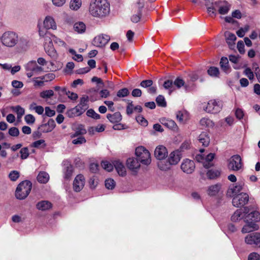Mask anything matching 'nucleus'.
<instances>
[{"label":"nucleus","mask_w":260,"mask_h":260,"mask_svg":"<svg viewBox=\"0 0 260 260\" xmlns=\"http://www.w3.org/2000/svg\"><path fill=\"white\" fill-rule=\"evenodd\" d=\"M89 11L92 16L103 18L109 14L110 4L107 0H92Z\"/></svg>","instance_id":"nucleus-1"},{"label":"nucleus","mask_w":260,"mask_h":260,"mask_svg":"<svg viewBox=\"0 0 260 260\" xmlns=\"http://www.w3.org/2000/svg\"><path fill=\"white\" fill-rule=\"evenodd\" d=\"M182 157V153L180 151L176 150L171 152L168 159L166 160L158 161L157 166L162 171H167L171 169V166L177 165Z\"/></svg>","instance_id":"nucleus-2"},{"label":"nucleus","mask_w":260,"mask_h":260,"mask_svg":"<svg viewBox=\"0 0 260 260\" xmlns=\"http://www.w3.org/2000/svg\"><path fill=\"white\" fill-rule=\"evenodd\" d=\"M32 187V183L28 180L22 181L18 185L16 191L15 196L19 200L25 199L29 194Z\"/></svg>","instance_id":"nucleus-3"},{"label":"nucleus","mask_w":260,"mask_h":260,"mask_svg":"<svg viewBox=\"0 0 260 260\" xmlns=\"http://www.w3.org/2000/svg\"><path fill=\"white\" fill-rule=\"evenodd\" d=\"M2 44L9 48L15 46L18 41V36L16 33L12 31L5 32L0 38Z\"/></svg>","instance_id":"nucleus-4"},{"label":"nucleus","mask_w":260,"mask_h":260,"mask_svg":"<svg viewBox=\"0 0 260 260\" xmlns=\"http://www.w3.org/2000/svg\"><path fill=\"white\" fill-rule=\"evenodd\" d=\"M135 154L138 160L143 165H148L151 162L150 153L143 146H139L136 148Z\"/></svg>","instance_id":"nucleus-5"},{"label":"nucleus","mask_w":260,"mask_h":260,"mask_svg":"<svg viewBox=\"0 0 260 260\" xmlns=\"http://www.w3.org/2000/svg\"><path fill=\"white\" fill-rule=\"evenodd\" d=\"M24 68L28 78H31L34 75H38L44 72V69L42 67L39 66L36 61L34 60L28 62L24 65Z\"/></svg>","instance_id":"nucleus-6"},{"label":"nucleus","mask_w":260,"mask_h":260,"mask_svg":"<svg viewBox=\"0 0 260 260\" xmlns=\"http://www.w3.org/2000/svg\"><path fill=\"white\" fill-rule=\"evenodd\" d=\"M242 167V159L239 155H234L228 160V168L230 170L238 171Z\"/></svg>","instance_id":"nucleus-7"},{"label":"nucleus","mask_w":260,"mask_h":260,"mask_svg":"<svg viewBox=\"0 0 260 260\" xmlns=\"http://www.w3.org/2000/svg\"><path fill=\"white\" fill-rule=\"evenodd\" d=\"M249 198V195L247 193L242 192L233 197L232 204L236 207H242L248 203Z\"/></svg>","instance_id":"nucleus-8"},{"label":"nucleus","mask_w":260,"mask_h":260,"mask_svg":"<svg viewBox=\"0 0 260 260\" xmlns=\"http://www.w3.org/2000/svg\"><path fill=\"white\" fill-rule=\"evenodd\" d=\"M246 244L253 247H260V233L253 232L247 235L244 239Z\"/></svg>","instance_id":"nucleus-9"},{"label":"nucleus","mask_w":260,"mask_h":260,"mask_svg":"<svg viewBox=\"0 0 260 260\" xmlns=\"http://www.w3.org/2000/svg\"><path fill=\"white\" fill-rule=\"evenodd\" d=\"M214 5L221 15L228 14L231 8V5L225 0L216 2L214 3Z\"/></svg>","instance_id":"nucleus-10"},{"label":"nucleus","mask_w":260,"mask_h":260,"mask_svg":"<svg viewBox=\"0 0 260 260\" xmlns=\"http://www.w3.org/2000/svg\"><path fill=\"white\" fill-rule=\"evenodd\" d=\"M222 108V106L219 102L215 100H210L208 103L206 107H204V110L208 113L215 114L218 113Z\"/></svg>","instance_id":"nucleus-11"},{"label":"nucleus","mask_w":260,"mask_h":260,"mask_svg":"<svg viewBox=\"0 0 260 260\" xmlns=\"http://www.w3.org/2000/svg\"><path fill=\"white\" fill-rule=\"evenodd\" d=\"M126 166L128 169L136 175L140 168V161L137 158L130 157L126 160Z\"/></svg>","instance_id":"nucleus-12"},{"label":"nucleus","mask_w":260,"mask_h":260,"mask_svg":"<svg viewBox=\"0 0 260 260\" xmlns=\"http://www.w3.org/2000/svg\"><path fill=\"white\" fill-rule=\"evenodd\" d=\"M85 183V179L82 174L77 175L74 180L73 187L76 192L80 191L84 186Z\"/></svg>","instance_id":"nucleus-13"},{"label":"nucleus","mask_w":260,"mask_h":260,"mask_svg":"<svg viewBox=\"0 0 260 260\" xmlns=\"http://www.w3.org/2000/svg\"><path fill=\"white\" fill-rule=\"evenodd\" d=\"M181 169L182 171L187 174L192 173L195 169L194 161L188 158L183 159L181 165Z\"/></svg>","instance_id":"nucleus-14"},{"label":"nucleus","mask_w":260,"mask_h":260,"mask_svg":"<svg viewBox=\"0 0 260 260\" xmlns=\"http://www.w3.org/2000/svg\"><path fill=\"white\" fill-rule=\"evenodd\" d=\"M110 40V37L107 35H100L93 39V44L99 47L105 46Z\"/></svg>","instance_id":"nucleus-15"},{"label":"nucleus","mask_w":260,"mask_h":260,"mask_svg":"<svg viewBox=\"0 0 260 260\" xmlns=\"http://www.w3.org/2000/svg\"><path fill=\"white\" fill-rule=\"evenodd\" d=\"M154 155L159 161L165 160V158L168 155L167 148L162 145L156 147L154 151Z\"/></svg>","instance_id":"nucleus-16"},{"label":"nucleus","mask_w":260,"mask_h":260,"mask_svg":"<svg viewBox=\"0 0 260 260\" xmlns=\"http://www.w3.org/2000/svg\"><path fill=\"white\" fill-rule=\"evenodd\" d=\"M174 86L177 88H180L184 87L186 90H189L193 87V84H190L189 82L185 83L181 77L176 78L173 82Z\"/></svg>","instance_id":"nucleus-17"},{"label":"nucleus","mask_w":260,"mask_h":260,"mask_svg":"<svg viewBox=\"0 0 260 260\" xmlns=\"http://www.w3.org/2000/svg\"><path fill=\"white\" fill-rule=\"evenodd\" d=\"M153 81L151 80H143L140 83V86L142 87L148 88L147 91L150 94H155L156 92L157 88L156 86H152Z\"/></svg>","instance_id":"nucleus-18"},{"label":"nucleus","mask_w":260,"mask_h":260,"mask_svg":"<svg viewBox=\"0 0 260 260\" xmlns=\"http://www.w3.org/2000/svg\"><path fill=\"white\" fill-rule=\"evenodd\" d=\"M43 25L46 29L55 30L57 28L56 22L53 18L50 16H47L43 21Z\"/></svg>","instance_id":"nucleus-19"},{"label":"nucleus","mask_w":260,"mask_h":260,"mask_svg":"<svg viewBox=\"0 0 260 260\" xmlns=\"http://www.w3.org/2000/svg\"><path fill=\"white\" fill-rule=\"evenodd\" d=\"M260 220V213L256 211L251 212L244 218L245 222H252L255 223Z\"/></svg>","instance_id":"nucleus-20"},{"label":"nucleus","mask_w":260,"mask_h":260,"mask_svg":"<svg viewBox=\"0 0 260 260\" xmlns=\"http://www.w3.org/2000/svg\"><path fill=\"white\" fill-rule=\"evenodd\" d=\"M113 165L118 174L121 176H125L126 174V169L123 164L119 160L113 161Z\"/></svg>","instance_id":"nucleus-21"},{"label":"nucleus","mask_w":260,"mask_h":260,"mask_svg":"<svg viewBox=\"0 0 260 260\" xmlns=\"http://www.w3.org/2000/svg\"><path fill=\"white\" fill-rule=\"evenodd\" d=\"M84 108L80 106L79 105L76 106L75 108H72L68 112V114L69 117L78 116L81 115L85 111Z\"/></svg>","instance_id":"nucleus-22"},{"label":"nucleus","mask_w":260,"mask_h":260,"mask_svg":"<svg viewBox=\"0 0 260 260\" xmlns=\"http://www.w3.org/2000/svg\"><path fill=\"white\" fill-rule=\"evenodd\" d=\"M242 185L241 184H238L236 185H233L229 188L227 194L230 197H234L239 194V193L242 190Z\"/></svg>","instance_id":"nucleus-23"},{"label":"nucleus","mask_w":260,"mask_h":260,"mask_svg":"<svg viewBox=\"0 0 260 260\" xmlns=\"http://www.w3.org/2000/svg\"><path fill=\"white\" fill-rule=\"evenodd\" d=\"M246 224L245 225L241 232L242 233H250L254 230H257L258 229V226L256 223L252 222H246Z\"/></svg>","instance_id":"nucleus-24"},{"label":"nucleus","mask_w":260,"mask_h":260,"mask_svg":"<svg viewBox=\"0 0 260 260\" xmlns=\"http://www.w3.org/2000/svg\"><path fill=\"white\" fill-rule=\"evenodd\" d=\"M221 187V184L220 183L210 185L208 188L207 193L210 196H215L218 193Z\"/></svg>","instance_id":"nucleus-25"},{"label":"nucleus","mask_w":260,"mask_h":260,"mask_svg":"<svg viewBox=\"0 0 260 260\" xmlns=\"http://www.w3.org/2000/svg\"><path fill=\"white\" fill-rule=\"evenodd\" d=\"M52 207V203L48 201H41L36 204V208L39 210L46 211L51 209Z\"/></svg>","instance_id":"nucleus-26"},{"label":"nucleus","mask_w":260,"mask_h":260,"mask_svg":"<svg viewBox=\"0 0 260 260\" xmlns=\"http://www.w3.org/2000/svg\"><path fill=\"white\" fill-rule=\"evenodd\" d=\"M199 141L202 144L203 146H208L210 141L208 133L207 132H202L199 136Z\"/></svg>","instance_id":"nucleus-27"},{"label":"nucleus","mask_w":260,"mask_h":260,"mask_svg":"<svg viewBox=\"0 0 260 260\" xmlns=\"http://www.w3.org/2000/svg\"><path fill=\"white\" fill-rule=\"evenodd\" d=\"M73 29L74 31L77 34H81L85 32L86 26L84 22L78 21L74 23Z\"/></svg>","instance_id":"nucleus-28"},{"label":"nucleus","mask_w":260,"mask_h":260,"mask_svg":"<svg viewBox=\"0 0 260 260\" xmlns=\"http://www.w3.org/2000/svg\"><path fill=\"white\" fill-rule=\"evenodd\" d=\"M107 119L113 123L119 122L122 119V116L120 112H117L113 114H108L107 115Z\"/></svg>","instance_id":"nucleus-29"},{"label":"nucleus","mask_w":260,"mask_h":260,"mask_svg":"<svg viewBox=\"0 0 260 260\" xmlns=\"http://www.w3.org/2000/svg\"><path fill=\"white\" fill-rule=\"evenodd\" d=\"M162 124L172 130H176L177 128V125L175 122L171 119L163 118L160 121Z\"/></svg>","instance_id":"nucleus-30"},{"label":"nucleus","mask_w":260,"mask_h":260,"mask_svg":"<svg viewBox=\"0 0 260 260\" xmlns=\"http://www.w3.org/2000/svg\"><path fill=\"white\" fill-rule=\"evenodd\" d=\"M73 172V166L70 164H67L63 169L64 178L67 180L69 179L71 177Z\"/></svg>","instance_id":"nucleus-31"},{"label":"nucleus","mask_w":260,"mask_h":260,"mask_svg":"<svg viewBox=\"0 0 260 260\" xmlns=\"http://www.w3.org/2000/svg\"><path fill=\"white\" fill-rule=\"evenodd\" d=\"M224 35L226 43L230 47L233 46L235 44V41L236 40V36L230 31H226Z\"/></svg>","instance_id":"nucleus-32"},{"label":"nucleus","mask_w":260,"mask_h":260,"mask_svg":"<svg viewBox=\"0 0 260 260\" xmlns=\"http://www.w3.org/2000/svg\"><path fill=\"white\" fill-rule=\"evenodd\" d=\"M221 69L226 73H229L230 68L229 64V60L227 57H222L220 61Z\"/></svg>","instance_id":"nucleus-33"},{"label":"nucleus","mask_w":260,"mask_h":260,"mask_svg":"<svg viewBox=\"0 0 260 260\" xmlns=\"http://www.w3.org/2000/svg\"><path fill=\"white\" fill-rule=\"evenodd\" d=\"M55 126V123L53 119H50L47 123L42 125L40 127L43 128L48 127V128H47V130L42 131L43 133H48L51 132L54 128Z\"/></svg>","instance_id":"nucleus-34"},{"label":"nucleus","mask_w":260,"mask_h":260,"mask_svg":"<svg viewBox=\"0 0 260 260\" xmlns=\"http://www.w3.org/2000/svg\"><path fill=\"white\" fill-rule=\"evenodd\" d=\"M49 179V174L45 172H41L37 176L38 182L41 183H46Z\"/></svg>","instance_id":"nucleus-35"},{"label":"nucleus","mask_w":260,"mask_h":260,"mask_svg":"<svg viewBox=\"0 0 260 260\" xmlns=\"http://www.w3.org/2000/svg\"><path fill=\"white\" fill-rule=\"evenodd\" d=\"M54 94V91L51 90H43L40 93V96L45 100L51 99Z\"/></svg>","instance_id":"nucleus-36"},{"label":"nucleus","mask_w":260,"mask_h":260,"mask_svg":"<svg viewBox=\"0 0 260 260\" xmlns=\"http://www.w3.org/2000/svg\"><path fill=\"white\" fill-rule=\"evenodd\" d=\"M81 0H71L70 2V8L74 11L78 10L81 6Z\"/></svg>","instance_id":"nucleus-37"},{"label":"nucleus","mask_w":260,"mask_h":260,"mask_svg":"<svg viewBox=\"0 0 260 260\" xmlns=\"http://www.w3.org/2000/svg\"><path fill=\"white\" fill-rule=\"evenodd\" d=\"M220 175V172L218 170H209L207 172V176L210 179H214Z\"/></svg>","instance_id":"nucleus-38"},{"label":"nucleus","mask_w":260,"mask_h":260,"mask_svg":"<svg viewBox=\"0 0 260 260\" xmlns=\"http://www.w3.org/2000/svg\"><path fill=\"white\" fill-rule=\"evenodd\" d=\"M129 91L127 88H123L118 91L117 93V97L114 98V101H118V98H124L129 94Z\"/></svg>","instance_id":"nucleus-39"},{"label":"nucleus","mask_w":260,"mask_h":260,"mask_svg":"<svg viewBox=\"0 0 260 260\" xmlns=\"http://www.w3.org/2000/svg\"><path fill=\"white\" fill-rule=\"evenodd\" d=\"M200 124L205 127H211L214 125L213 121L206 117H204L201 119Z\"/></svg>","instance_id":"nucleus-40"},{"label":"nucleus","mask_w":260,"mask_h":260,"mask_svg":"<svg viewBox=\"0 0 260 260\" xmlns=\"http://www.w3.org/2000/svg\"><path fill=\"white\" fill-rule=\"evenodd\" d=\"M242 215V211L241 209L237 210L231 216V220L234 222L238 221L241 220L243 216Z\"/></svg>","instance_id":"nucleus-41"},{"label":"nucleus","mask_w":260,"mask_h":260,"mask_svg":"<svg viewBox=\"0 0 260 260\" xmlns=\"http://www.w3.org/2000/svg\"><path fill=\"white\" fill-rule=\"evenodd\" d=\"M61 92L67 95L68 97L72 100H76L78 99V94L76 93L67 91V88H61Z\"/></svg>","instance_id":"nucleus-42"},{"label":"nucleus","mask_w":260,"mask_h":260,"mask_svg":"<svg viewBox=\"0 0 260 260\" xmlns=\"http://www.w3.org/2000/svg\"><path fill=\"white\" fill-rule=\"evenodd\" d=\"M45 49L46 52L51 57L55 58L56 57L57 53H56L55 50L53 47L52 45H49L48 48L45 47Z\"/></svg>","instance_id":"nucleus-43"},{"label":"nucleus","mask_w":260,"mask_h":260,"mask_svg":"<svg viewBox=\"0 0 260 260\" xmlns=\"http://www.w3.org/2000/svg\"><path fill=\"white\" fill-rule=\"evenodd\" d=\"M87 131L82 125H80L76 128L75 133L72 135V137H77L80 135H83L86 133Z\"/></svg>","instance_id":"nucleus-44"},{"label":"nucleus","mask_w":260,"mask_h":260,"mask_svg":"<svg viewBox=\"0 0 260 260\" xmlns=\"http://www.w3.org/2000/svg\"><path fill=\"white\" fill-rule=\"evenodd\" d=\"M163 86L166 89L169 90L170 94L175 90L173 82L170 80L165 81L164 83Z\"/></svg>","instance_id":"nucleus-45"},{"label":"nucleus","mask_w":260,"mask_h":260,"mask_svg":"<svg viewBox=\"0 0 260 260\" xmlns=\"http://www.w3.org/2000/svg\"><path fill=\"white\" fill-rule=\"evenodd\" d=\"M156 102L158 106L161 107H166L167 106V103L165 97L162 95H159L157 96L156 98Z\"/></svg>","instance_id":"nucleus-46"},{"label":"nucleus","mask_w":260,"mask_h":260,"mask_svg":"<svg viewBox=\"0 0 260 260\" xmlns=\"http://www.w3.org/2000/svg\"><path fill=\"white\" fill-rule=\"evenodd\" d=\"M13 110L17 113V118L20 119L24 114V109L20 106H17L13 108Z\"/></svg>","instance_id":"nucleus-47"},{"label":"nucleus","mask_w":260,"mask_h":260,"mask_svg":"<svg viewBox=\"0 0 260 260\" xmlns=\"http://www.w3.org/2000/svg\"><path fill=\"white\" fill-rule=\"evenodd\" d=\"M55 77V75L53 73H48L44 76H40L38 78L43 80L44 82H48L53 80Z\"/></svg>","instance_id":"nucleus-48"},{"label":"nucleus","mask_w":260,"mask_h":260,"mask_svg":"<svg viewBox=\"0 0 260 260\" xmlns=\"http://www.w3.org/2000/svg\"><path fill=\"white\" fill-rule=\"evenodd\" d=\"M89 100V97L87 95H84L82 96L80 99V103L78 104L80 106L82 107V108H84L85 110H86L88 106L87 105V102Z\"/></svg>","instance_id":"nucleus-49"},{"label":"nucleus","mask_w":260,"mask_h":260,"mask_svg":"<svg viewBox=\"0 0 260 260\" xmlns=\"http://www.w3.org/2000/svg\"><path fill=\"white\" fill-rule=\"evenodd\" d=\"M208 74L212 77H218L219 74V71L217 68L215 67H210L207 71Z\"/></svg>","instance_id":"nucleus-50"},{"label":"nucleus","mask_w":260,"mask_h":260,"mask_svg":"<svg viewBox=\"0 0 260 260\" xmlns=\"http://www.w3.org/2000/svg\"><path fill=\"white\" fill-rule=\"evenodd\" d=\"M105 187L108 189H113L115 186V181L111 178H108L105 180Z\"/></svg>","instance_id":"nucleus-51"},{"label":"nucleus","mask_w":260,"mask_h":260,"mask_svg":"<svg viewBox=\"0 0 260 260\" xmlns=\"http://www.w3.org/2000/svg\"><path fill=\"white\" fill-rule=\"evenodd\" d=\"M101 166L104 169L108 172H110L113 170L114 165L108 161H102L101 162Z\"/></svg>","instance_id":"nucleus-52"},{"label":"nucleus","mask_w":260,"mask_h":260,"mask_svg":"<svg viewBox=\"0 0 260 260\" xmlns=\"http://www.w3.org/2000/svg\"><path fill=\"white\" fill-rule=\"evenodd\" d=\"M20 176V173L17 171H12L9 174V178L12 181H15Z\"/></svg>","instance_id":"nucleus-53"},{"label":"nucleus","mask_w":260,"mask_h":260,"mask_svg":"<svg viewBox=\"0 0 260 260\" xmlns=\"http://www.w3.org/2000/svg\"><path fill=\"white\" fill-rule=\"evenodd\" d=\"M52 37L53 41L55 44H57L59 46H62L66 48H67V44L63 40L55 36H52Z\"/></svg>","instance_id":"nucleus-54"},{"label":"nucleus","mask_w":260,"mask_h":260,"mask_svg":"<svg viewBox=\"0 0 260 260\" xmlns=\"http://www.w3.org/2000/svg\"><path fill=\"white\" fill-rule=\"evenodd\" d=\"M87 115L95 119H99L100 118V115L96 113L93 109H89L87 111Z\"/></svg>","instance_id":"nucleus-55"},{"label":"nucleus","mask_w":260,"mask_h":260,"mask_svg":"<svg viewBox=\"0 0 260 260\" xmlns=\"http://www.w3.org/2000/svg\"><path fill=\"white\" fill-rule=\"evenodd\" d=\"M35 117L31 114H27L24 117V120L28 124H32L35 122Z\"/></svg>","instance_id":"nucleus-56"},{"label":"nucleus","mask_w":260,"mask_h":260,"mask_svg":"<svg viewBox=\"0 0 260 260\" xmlns=\"http://www.w3.org/2000/svg\"><path fill=\"white\" fill-rule=\"evenodd\" d=\"M38 26L39 27V34L40 37L43 38L44 36L49 35V32L47 31L48 29L45 28L44 26L41 27L39 24Z\"/></svg>","instance_id":"nucleus-57"},{"label":"nucleus","mask_w":260,"mask_h":260,"mask_svg":"<svg viewBox=\"0 0 260 260\" xmlns=\"http://www.w3.org/2000/svg\"><path fill=\"white\" fill-rule=\"evenodd\" d=\"M20 153L21 159H24L27 158L29 156V151L28 148H22L20 151Z\"/></svg>","instance_id":"nucleus-58"},{"label":"nucleus","mask_w":260,"mask_h":260,"mask_svg":"<svg viewBox=\"0 0 260 260\" xmlns=\"http://www.w3.org/2000/svg\"><path fill=\"white\" fill-rule=\"evenodd\" d=\"M19 133L18 128L16 127H11L8 131V134L12 137H18Z\"/></svg>","instance_id":"nucleus-59"},{"label":"nucleus","mask_w":260,"mask_h":260,"mask_svg":"<svg viewBox=\"0 0 260 260\" xmlns=\"http://www.w3.org/2000/svg\"><path fill=\"white\" fill-rule=\"evenodd\" d=\"M88 183L90 188L94 189L98 184V181L94 177H92L90 178Z\"/></svg>","instance_id":"nucleus-60"},{"label":"nucleus","mask_w":260,"mask_h":260,"mask_svg":"<svg viewBox=\"0 0 260 260\" xmlns=\"http://www.w3.org/2000/svg\"><path fill=\"white\" fill-rule=\"evenodd\" d=\"M41 145H42L43 147H45L46 145L45 141L43 139L36 141L32 144V147L37 148H39Z\"/></svg>","instance_id":"nucleus-61"},{"label":"nucleus","mask_w":260,"mask_h":260,"mask_svg":"<svg viewBox=\"0 0 260 260\" xmlns=\"http://www.w3.org/2000/svg\"><path fill=\"white\" fill-rule=\"evenodd\" d=\"M137 121L144 126H146L148 124V122L143 116L139 115L136 117Z\"/></svg>","instance_id":"nucleus-62"},{"label":"nucleus","mask_w":260,"mask_h":260,"mask_svg":"<svg viewBox=\"0 0 260 260\" xmlns=\"http://www.w3.org/2000/svg\"><path fill=\"white\" fill-rule=\"evenodd\" d=\"M142 14L140 10H138L137 14L133 15L131 18V20L134 23H137L140 20Z\"/></svg>","instance_id":"nucleus-63"},{"label":"nucleus","mask_w":260,"mask_h":260,"mask_svg":"<svg viewBox=\"0 0 260 260\" xmlns=\"http://www.w3.org/2000/svg\"><path fill=\"white\" fill-rule=\"evenodd\" d=\"M248 260H260V255L257 252H251L248 256Z\"/></svg>","instance_id":"nucleus-64"}]
</instances>
